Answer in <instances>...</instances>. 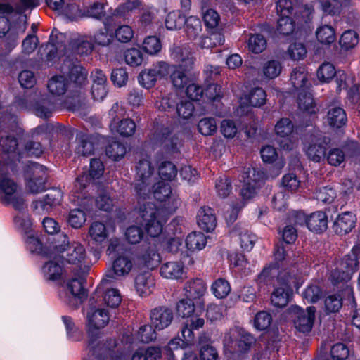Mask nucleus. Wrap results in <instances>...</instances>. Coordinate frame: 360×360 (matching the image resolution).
<instances>
[{
    "label": "nucleus",
    "mask_w": 360,
    "mask_h": 360,
    "mask_svg": "<svg viewBox=\"0 0 360 360\" xmlns=\"http://www.w3.org/2000/svg\"><path fill=\"white\" fill-rule=\"evenodd\" d=\"M135 288L140 296H148L153 292L155 279L149 273L139 274L135 278Z\"/></svg>",
    "instance_id": "c85d7f7f"
},
{
    "label": "nucleus",
    "mask_w": 360,
    "mask_h": 360,
    "mask_svg": "<svg viewBox=\"0 0 360 360\" xmlns=\"http://www.w3.org/2000/svg\"><path fill=\"white\" fill-rule=\"evenodd\" d=\"M327 122L332 127H342L347 122V116L345 110L339 106H330L327 113Z\"/></svg>",
    "instance_id": "f704fd0d"
},
{
    "label": "nucleus",
    "mask_w": 360,
    "mask_h": 360,
    "mask_svg": "<svg viewBox=\"0 0 360 360\" xmlns=\"http://www.w3.org/2000/svg\"><path fill=\"white\" fill-rule=\"evenodd\" d=\"M70 46L72 50L81 56H87L94 49L91 36L79 37L74 39Z\"/></svg>",
    "instance_id": "c9c22d12"
},
{
    "label": "nucleus",
    "mask_w": 360,
    "mask_h": 360,
    "mask_svg": "<svg viewBox=\"0 0 360 360\" xmlns=\"http://www.w3.org/2000/svg\"><path fill=\"white\" fill-rule=\"evenodd\" d=\"M290 83L295 89H302L308 85V72L304 67L293 69L290 76Z\"/></svg>",
    "instance_id": "58836bf2"
},
{
    "label": "nucleus",
    "mask_w": 360,
    "mask_h": 360,
    "mask_svg": "<svg viewBox=\"0 0 360 360\" xmlns=\"http://www.w3.org/2000/svg\"><path fill=\"white\" fill-rule=\"evenodd\" d=\"M247 46L250 51L254 53H259L266 48V40L261 34H250L248 41Z\"/></svg>",
    "instance_id": "49530a36"
},
{
    "label": "nucleus",
    "mask_w": 360,
    "mask_h": 360,
    "mask_svg": "<svg viewBox=\"0 0 360 360\" xmlns=\"http://www.w3.org/2000/svg\"><path fill=\"white\" fill-rule=\"evenodd\" d=\"M160 255L155 246L150 245L143 248L134 258V266L139 269H153L160 264Z\"/></svg>",
    "instance_id": "2eb2a0df"
},
{
    "label": "nucleus",
    "mask_w": 360,
    "mask_h": 360,
    "mask_svg": "<svg viewBox=\"0 0 360 360\" xmlns=\"http://www.w3.org/2000/svg\"><path fill=\"white\" fill-rule=\"evenodd\" d=\"M127 152L126 146L121 142L111 140L108 142L105 153L113 160H119L122 158Z\"/></svg>",
    "instance_id": "a18cd8bd"
},
{
    "label": "nucleus",
    "mask_w": 360,
    "mask_h": 360,
    "mask_svg": "<svg viewBox=\"0 0 360 360\" xmlns=\"http://www.w3.org/2000/svg\"><path fill=\"white\" fill-rule=\"evenodd\" d=\"M170 57L174 61L182 64L183 67L192 68L195 62L191 51L186 47H174L170 51Z\"/></svg>",
    "instance_id": "c756f323"
},
{
    "label": "nucleus",
    "mask_w": 360,
    "mask_h": 360,
    "mask_svg": "<svg viewBox=\"0 0 360 360\" xmlns=\"http://www.w3.org/2000/svg\"><path fill=\"white\" fill-rule=\"evenodd\" d=\"M155 179L154 167L148 157L139 160L136 166L134 189L139 198L148 196L151 191V185Z\"/></svg>",
    "instance_id": "0eeeda50"
},
{
    "label": "nucleus",
    "mask_w": 360,
    "mask_h": 360,
    "mask_svg": "<svg viewBox=\"0 0 360 360\" xmlns=\"http://www.w3.org/2000/svg\"><path fill=\"white\" fill-rule=\"evenodd\" d=\"M198 226L207 232L213 231L217 226V219L214 210L210 207H202L197 213Z\"/></svg>",
    "instance_id": "a878e982"
},
{
    "label": "nucleus",
    "mask_w": 360,
    "mask_h": 360,
    "mask_svg": "<svg viewBox=\"0 0 360 360\" xmlns=\"http://www.w3.org/2000/svg\"><path fill=\"white\" fill-rule=\"evenodd\" d=\"M143 236V229L136 225L129 226L124 232L127 241L131 245L139 243L142 240Z\"/></svg>",
    "instance_id": "680f3d73"
},
{
    "label": "nucleus",
    "mask_w": 360,
    "mask_h": 360,
    "mask_svg": "<svg viewBox=\"0 0 360 360\" xmlns=\"http://www.w3.org/2000/svg\"><path fill=\"white\" fill-rule=\"evenodd\" d=\"M317 77L321 82H329L336 75L334 65L330 63L321 64L316 72Z\"/></svg>",
    "instance_id": "4d7b16f0"
},
{
    "label": "nucleus",
    "mask_w": 360,
    "mask_h": 360,
    "mask_svg": "<svg viewBox=\"0 0 360 360\" xmlns=\"http://www.w3.org/2000/svg\"><path fill=\"white\" fill-rule=\"evenodd\" d=\"M61 243L54 246V250L50 253V257L61 258L65 263L74 265L79 270L87 269L88 254L83 244L77 241L70 243L65 235L60 236Z\"/></svg>",
    "instance_id": "39448f33"
},
{
    "label": "nucleus",
    "mask_w": 360,
    "mask_h": 360,
    "mask_svg": "<svg viewBox=\"0 0 360 360\" xmlns=\"http://www.w3.org/2000/svg\"><path fill=\"white\" fill-rule=\"evenodd\" d=\"M192 68L183 67L182 64L172 65L169 79L176 89H183L190 82L189 72Z\"/></svg>",
    "instance_id": "aec40b11"
},
{
    "label": "nucleus",
    "mask_w": 360,
    "mask_h": 360,
    "mask_svg": "<svg viewBox=\"0 0 360 360\" xmlns=\"http://www.w3.org/2000/svg\"><path fill=\"white\" fill-rule=\"evenodd\" d=\"M142 48L146 53L150 55H155L160 51L162 45L158 37L149 36L143 40Z\"/></svg>",
    "instance_id": "774afa93"
},
{
    "label": "nucleus",
    "mask_w": 360,
    "mask_h": 360,
    "mask_svg": "<svg viewBox=\"0 0 360 360\" xmlns=\"http://www.w3.org/2000/svg\"><path fill=\"white\" fill-rule=\"evenodd\" d=\"M360 259V243L355 245L349 254L340 262L338 267L330 274V281L335 286L345 285L352 278V274L359 269Z\"/></svg>",
    "instance_id": "423d86ee"
},
{
    "label": "nucleus",
    "mask_w": 360,
    "mask_h": 360,
    "mask_svg": "<svg viewBox=\"0 0 360 360\" xmlns=\"http://www.w3.org/2000/svg\"><path fill=\"white\" fill-rule=\"evenodd\" d=\"M115 231V228L99 221H93L88 229V237L93 244L101 245Z\"/></svg>",
    "instance_id": "a211bd4d"
},
{
    "label": "nucleus",
    "mask_w": 360,
    "mask_h": 360,
    "mask_svg": "<svg viewBox=\"0 0 360 360\" xmlns=\"http://www.w3.org/2000/svg\"><path fill=\"white\" fill-rule=\"evenodd\" d=\"M134 266V262L129 257L120 255L114 260L112 269L117 276H125L130 273Z\"/></svg>",
    "instance_id": "e433bc0d"
},
{
    "label": "nucleus",
    "mask_w": 360,
    "mask_h": 360,
    "mask_svg": "<svg viewBox=\"0 0 360 360\" xmlns=\"http://www.w3.org/2000/svg\"><path fill=\"white\" fill-rule=\"evenodd\" d=\"M198 129L202 135L211 136L217 131V122L212 117H205L199 121Z\"/></svg>",
    "instance_id": "0e129e2a"
},
{
    "label": "nucleus",
    "mask_w": 360,
    "mask_h": 360,
    "mask_svg": "<svg viewBox=\"0 0 360 360\" xmlns=\"http://www.w3.org/2000/svg\"><path fill=\"white\" fill-rule=\"evenodd\" d=\"M350 0H321L323 11L328 14H338L342 8L350 5Z\"/></svg>",
    "instance_id": "37998d69"
},
{
    "label": "nucleus",
    "mask_w": 360,
    "mask_h": 360,
    "mask_svg": "<svg viewBox=\"0 0 360 360\" xmlns=\"http://www.w3.org/2000/svg\"><path fill=\"white\" fill-rule=\"evenodd\" d=\"M70 84L64 76H54L50 79L47 87L49 93L54 96H63L70 88Z\"/></svg>",
    "instance_id": "7c9ffc66"
},
{
    "label": "nucleus",
    "mask_w": 360,
    "mask_h": 360,
    "mask_svg": "<svg viewBox=\"0 0 360 360\" xmlns=\"http://www.w3.org/2000/svg\"><path fill=\"white\" fill-rule=\"evenodd\" d=\"M160 272L165 278L179 279L184 275V268L181 262H168L161 266Z\"/></svg>",
    "instance_id": "2f4dec72"
},
{
    "label": "nucleus",
    "mask_w": 360,
    "mask_h": 360,
    "mask_svg": "<svg viewBox=\"0 0 360 360\" xmlns=\"http://www.w3.org/2000/svg\"><path fill=\"white\" fill-rule=\"evenodd\" d=\"M185 30L188 37L191 39H195L202 31V24L199 18L195 16H190L184 20Z\"/></svg>",
    "instance_id": "09e8293b"
},
{
    "label": "nucleus",
    "mask_w": 360,
    "mask_h": 360,
    "mask_svg": "<svg viewBox=\"0 0 360 360\" xmlns=\"http://www.w3.org/2000/svg\"><path fill=\"white\" fill-rule=\"evenodd\" d=\"M356 223L355 215L351 212H345L339 214L334 221L333 228L339 235L347 234L354 227Z\"/></svg>",
    "instance_id": "bb28decb"
},
{
    "label": "nucleus",
    "mask_w": 360,
    "mask_h": 360,
    "mask_svg": "<svg viewBox=\"0 0 360 360\" xmlns=\"http://www.w3.org/2000/svg\"><path fill=\"white\" fill-rule=\"evenodd\" d=\"M184 290L186 297L201 300L207 293V285L201 278H193L185 283Z\"/></svg>",
    "instance_id": "b1692460"
},
{
    "label": "nucleus",
    "mask_w": 360,
    "mask_h": 360,
    "mask_svg": "<svg viewBox=\"0 0 360 360\" xmlns=\"http://www.w3.org/2000/svg\"><path fill=\"white\" fill-rule=\"evenodd\" d=\"M185 16L180 11H174L168 13L165 19V26L169 30H175L182 27Z\"/></svg>",
    "instance_id": "5fc2aeb1"
},
{
    "label": "nucleus",
    "mask_w": 360,
    "mask_h": 360,
    "mask_svg": "<svg viewBox=\"0 0 360 360\" xmlns=\"http://www.w3.org/2000/svg\"><path fill=\"white\" fill-rule=\"evenodd\" d=\"M150 324L157 330H162L167 328L174 319L173 311L165 307H159L153 309L150 314Z\"/></svg>",
    "instance_id": "f3484780"
},
{
    "label": "nucleus",
    "mask_w": 360,
    "mask_h": 360,
    "mask_svg": "<svg viewBox=\"0 0 360 360\" xmlns=\"http://www.w3.org/2000/svg\"><path fill=\"white\" fill-rule=\"evenodd\" d=\"M63 198V193L59 188H54L49 191L42 200H36L33 203L34 208L39 214L49 212L54 207L60 205Z\"/></svg>",
    "instance_id": "dca6fc26"
},
{
    "label": "nucleus",
    "mask_w": 360,
    "mask_h": 360,
    "mask_svg": "<svg viewBox=\"0 0 360 360\" xmlns=\"http://www.w3.org/2000/svg\"><path fill=\"white\" fill-rule=\"evenodd\" d=\"M110 321L109 311L96 306L90 307L86 314V327L88 334L87 349L93 353H105L115 346L112 340H105L101 329Z\"/></svg>",
    "instance_id": "7ed1b4c3"
},
{
    "label": "nucleus",
    "mask_w": 360,
    "mask_h": 360,
    "mask_svg": "<svg viewBox=\"0 0 360 360\" xmlns=\"http://www.w3.org/2000/svg\"><path fill=\"white\" fill-rule=\"evenodd\" d=\"M180 205L178 195L172 192L170 186L160 181L151 186L148 196L139 198L136 219L143 225L148 235L158 237L162 231L168 215L175 212Z\"/></svg>",
    "instance_id": "f257e3e1"
},
{
    "label": "nucleus",
    "mask_w": 360,
    "mask_h": 360,
    "mask_svg": "<svg viewBox=\"0 0 360 360\" xmlns=\"http://www.w3.org/2000/svg\"><path fill=\"white\" fill-rule=\"evenodd\" d=\"M232 234L234 237L237 238L241 248L245 250L249 251L252 250L257 240V236L247 227L241 224H237L234 227Z\"/></svg>",
    "instance_id": "393cba45"
},
{
    "label": "nucleus",
    "mask_w": 360,
    "mask_h": 360,
    "mask_svg": "<svg viewBox=\"0 0 360 360\" xmlns=\"http://www.w3.org/2000/svg\"><path fill=\"white\" fill-rule=\"evenodd\" d=\"M141 6V2L139 0H134L121 4L112 12V16L126 19L130 13Z\"/></svg>",
    "instance_id": "de8ad7c7"
},
{
    "label": "nucleus",
    "mask_w": 360,
    "mask_h": 360,
    "mask_svg": "<svg viewBox=\"0 0 360 360\" xmlns=\"http://www.w3.org/2000/svg\"><path fill=\"white\" fill-rule=\"evenodd\" d=\"M294 269H281L277 265H272L264 269L260 278L271 281L274 290L271 293V302L278 308L285 307L290 300L291 285L297 287V278Z\"/></svg>",
    "instance_id": "f03ea898"
},
{
    "label": "nucleus",
    "mask_w": 360,
    "mask_h": 360,
    "mask_svg": "<svg viewBox=\"0 0 360 360\" xmlns=\"http://www.w3.org/2000/svg\"><path fill=\"white\" fill-rule=\"evenodd\" d=\"M155 330L151 324L143 325L137 331L136 334V338L142 342H150L156 339Z\"/></svg>",
    "instance_id": "338daca9"
},
{
    "label": "nucleus",
    "mask_w": 360,
    "mask_h": 360,
    "mask_svg": "<svg viewBox=\"0 0 360 360\" xmlns=\"http://www.w3.org/2000/svg\"><path fill=\"white\" fill-rule=\"evenodd\" d=\"M295 29V23L289 16H281L278 20L276 30L282 35H289Z\"/></svg>",
    "instance_id": "69168bd1"
},
{
    "label": "nucleus",
    "mask_w": 360,
    "mask_h": 360,
    "mask_svg": "<svg viewBox=\"0 0 360 360\" xmlns=\"http://www.w3.org/2000/svg\"><path fill=\"white\" fill-rule=\"evenodd\" d=\"M292 217L295 224H302L304 221H306L309 229L316 233L325 231L328 226L327 216L323 212L319 211L312 213L307 220H305L304 214L302 212H295Z\"/></svg>",
    "instance_id": "ddd939ff"
},
{
    "label": "nucleus",
    "mask_w": 360,
    "mask_h": 360,
    "mask_svg": "<svg viewBox=\"0 0 360 360\" xmlns=\"http://www.w3.org/2000/svg\"><path fill=\"white\" fill-rule=\"evenodd\" d=\"M316 34L318 41L323 44H330L336 39L335 30L329 25L319 27Z\"/></svg>",
    "instance_id": "603ef678"
},
{
    "label": "nucleus",
    "mask_w": 360,
    "mask_h": 360,
    "mask_svg": "<svg viewBox=\"0 0 360 360\" xmlns=\"http://www.w3.org/2000/svg\"><path fill=\"white\" fill-rule=\"evenodd\" d=\"M316 309L309 307L306 311L297 308V317L295 321V328L302 333H309L314 325Z\"/></svg>",
    "instance_id": "4be33fe9"
},
{
    "label": "nucleus",
    "mask_w": 360,
    "mask_h": 360,
    "mask_svg": "<svg viewBox=\"0 0 360 360\" xmlns=\"http://www.w3.org/2000/svg\"><path fill=\"white\" fill-rule=\"evenodd\" d=\"M104 167L98 159H94L90 162L89 174H83L77 178L73 188L70 193L71 200L86 210L90 209L93 200L90 198L88 191L91 179H98L103 174Z\"/></svg>",
    "instance_id": "20e7f679"
},
{
    "label": "nucleus",
    "mask_w": 360,
    "mask_h": 360,
    "mask_svg": "<svg viewBox=\"0 0 360 360\" xmlns=\"http://www.w3.org/2000/svg\"><path fill=\"white\" fill-rule=\"evenodd\" d=\"M38 5V0H20L15 6L8 3H0V14L7 16L20 14L27 10L33 9Z\"/></svg>",
    "instance_id": "5701e85b"
},
{
    "label": "nucleus",
    "mask_w": 360,
    "mask_h": 360,
    "mask_svg": "<svg viewBox=\"0 0 360 360\" xmlns=\"http://www.w3.org/2000/svg\"><path fill=\"white\" fill-rule=\"evenodd\" d=\"M330 141V139L326 136H320L312 140L306 152L309 158L316 162H320L326 155V150Z\"/></svg>",
    "instance_id": "412c9836"
},
{
    "label": "nucleus",
    "mask_w": 360,
    "mask_h": 360,
    "mask_svg": "<svg viewBox=\"0 0 360 360\" xmlns=\"http://www.w3.org/2000/svg\"><path fill=\"white\" fill-rule=\"evenodd\" d=\"M307 53V51L305 46L300 42L291 44L287 50L288 56L293 60H303L305 58Z\"/></svg>",
    "instance_id": "e2e57ef3"
},
{
    "label": "nucleus",
    "mask_w": 360,
    "mask_h": 360,
    "mask_svg": "<svg viewBox=\"0 0 360 360\" xmlns=\"http://www.w3.org/2000/svg\"><path fill=\"white\" fill-rule=\"evenodd\" d=\"M55 109V105L46 97L39 101L35 105V113L40 117H48Z\"/></svg>",
    "instance_id": "13d9d810"
},
{
    "label": "nucleus",
    "mask_w": 360,
    "mask_h": 360,
    "mask_svg": "<svg viewBox=\"0 0 360 360\" xmlns=\"http://www.w3.org/2000/svg\"><path fill=\"white\" fill-rule=\"evenodd\" d=\"M41 274L46 281L55 282L61 278L63 269L56 262L50 260L41 267Z\"/></svg>",
    "instance_id": "72a5a7b5"
},
{
    "label": "nucleus",
    "mask_w": 360,
    "mask_h": 360,
    "mask_svg": "<svg viewBox=\"0 0 360 360\" xmlns=\"http://www.w3.org/2000/svg\"><path fill=\"white\" fill-rule=\"evenodd\" d=\"M178 100V95L175 92H171L158 98L155 103V107L160 110L166 111L173 108Z\"/></svg>",
    "instance_id": "6e6d98bb"
},
{
    "label": "nucleus",
    "mask_w": 360,
    "mask_h": 360,
    "mask_svg": "<svg viewBox=\"0 0 360 360\" xmlns=\"http://www.w3.org/2000/svg\"><path fill=\"white\" fill-rule=\"evenodd\" d=\"M266 94L264 90L260 87L252 89L248 94L240 98V106L250 105L260 107L266 103Z\"/></svg>",
    "instance_id": "cd10ccee"
},
{
    "label": "nucleus",
    "mask_w": 360,
    "mask_h": 360,
    "mask_svg": "<svg viewBox=\"0 0 360 360\" xmlns=\"http://www.w3.org/2000/svg\"><path fill=\"white\" fill-rule=\"evenodd\" d=\"M0 200L4 205H12L15 210H22L25 206L20 187L7 175L0 179Z\"/></svg>",
    "instance_id": "6e6552de"
},
{
    "label": "nucleus",
    "mask_w": 360,
    "mask_h": 360,
    "mask_svg": "<svg viewBox=\"0 0 360 360\" xmlns=\"http://www.w3.org/2000/svg\"><path fill=\"white\" fill-rule=\"evenodd\" d=\"M160 142L161 146L169 152H175L178 146L182 145L179 137L167 129H165L162 133Z\"/></svg>",
    "instance_id": "a19ab883"
},
{
    "label": "nucleus",
    "mask_w": 360,
    "mask_h": 360,
    "mask_svg": "<svg viewBox=\"0 0 360 360\" xmlns=\"http://www.w3.org/2000/svg\"><path fill=\"white\" fill-rule=\"evenodd\" d=\"M60 299L66 304L76 307L86 296L80 277L68 278L58 293Z\"/></svg>",
    "instance_id": "1a4fd4ad"
},
{
    "label": "nucleus",
    "mask_w": 360,
    "mask_h": 360,
    "mask_svg": "<svg viewBox=\"0 0 360 360\" xmlns=\"http://www.w3.org/2000/svg\"><path fill=\"white\" fill-rule=\"evenodd\" d=\"M294 128L292 122L286 117L281 118L275 124L276 135L283 139L279 144L283 150H292L297 143V139L293 135Z\"/></svg>",
    "instance_id": "f8f14e48"
},
{
    "label": "nucleus",
    "mask_w": 360,
    "mask_h": 360,
    "mask_svg": "<svg viewBox=\"0 0 360 360\" xmlns=\"http://www.w3.org/2000/svg\"><path fill=\"white\" fill-rule=\"evenodd\" d=\"M17 139L11 134L1 136L0 148L5 153L9 154L13 158L18 160L22 157L21 152L18 151Z\"/></svg>",
    "instance_id": "473e14b6"
},
{
    "label": "nucleus",
    "mask_w": 360,
    "mask_h": 360,
    "mask_svg": "<svg viewBox=\"0 0 360 360\" xmlns=\"http://www.w3.org/2000/svg\"><path fill=\"white\" fill-rule=\"evenodd\" d=\"M298 106L300 110L307 114H315L318 111L316 105L310 93L301 91L298 96Z\"/></svg>",
    "instance_id": "ea45409f"
},
{
    "label": "nucleus",
    "mask_w": 360,
    "mask_h": 360,
    "mask_svg": "<svg viewBox=\"0 0 360 360\" xmlns=\"http://www.w3.org/2000/svg\"><path fill=\"white\" fill-rule=\"evenodd\" d=\"M26 206L14 217V224L17 229L20 230L25 234L31 232L32 221L27 212H25Z\"/></svg>",
    "instance_id": "8fccbe9b"
},
{
    "label": "nucleus",
    "mask_w": 360,
    "mask_h": 360,
    "mask_svg": "<svg viewBox=\"0 0 360 360\" xmlns=\"http://www.w3.org/2000/svg\"><path fill=\"white\" fill-rule=\"evenodd\" d=\"M112 131H115L122 136H131L136 130V124L131 119H123L119 122L113 120L110 124Z\"/></svg>",
    "instance_id": "4c0bfd02"
},
{
    "label": "nucleus",
    "mask_w": 360,
    "mask_h": 360,
    "mask_svg": "<svg viewBox=\"0 0 360 360\" xmlns=\"http://www.w3.org/2000/svg\"><path fill=\"white\" fill-rule=\"evenodd\" d=\"M265 175L259 169L249 166L244 168L241 181L243 182L240 195L244 200L253 198L263 183Z\"/></svg>",
    "instance_id": "9d476101"
},
{
    "label": "nucleus",
    "mask_w": 360,
    "mask_h": 360,
    "mask_svg": "<svg viewBox=\"0 0 360 360\" xmlns=\"http://www.w3.org/2000/svg\"><path fill=\"white\" fill-rule=\"evenodd\" d=\"M177 168L174 163L165 161L159 166L158 174L160 179L165 181L174 180L177 175Z\"/></svg>",
    "instance_id": "3c124183"
},
{
    "label": "nucleus",
    "mask_w": 360,
    "mask_h": 360,
    "mask_svg": "<svg viewBox=\"0 0 360 360\" xmlns=\"http://www.w3.org/2000/svg\"><path fill=\"white\" fill-rule=\"evenodd\" d=\"M235 340L242 351L248 350L255 342L253 336L248 333L241 332L237 328L232 329L226 334L224 340V345L229 347Z\"/></svg>",
    "instance_id": "6ab92c4d"
},
{
    "label": "nucleus",
    "mask_w": 360,
    "mask_h": 360,
    "mask_svg": "<svg viewBox=\"0 0 360 360\" xmlns=\"http://www.w3.org/2000/svg\"><path fill=\"white\" fill-rule=\"evenodd\" d=\"M211 291L217 298L223 299L229 294L231 286L226 280L218 278L212 284Z\"/></svg>",
    "instance_id": "864d4df0"
},
{
    "label": "nucleus",
    "mask_w": 360,
    "mask_h": 360,
    "mask_svg": "<svg viewBox=\"0 0 360 360\" xmlns=\"http://www.w3.org/2000/svg\"><path fill=\"white\" fill-rule=\"evenodd\" d=\"M78 144L76 151L79 155L86 156L93 153L94 147L90 140V137L85 134H81L78 138Z\"/></svg>",
    "instance_id": "052dcab7"
},
{
    "label": "nucleus",
    "mask_w": 360,
    "mask_h": 360,
    "mask_svg": "<svg viewBox=\"0 0 360 360\" xmlns=\"http://www.w3.org/2000/svg\"><path fill=\"white\" fill-rule=\"evenodd\" d=\"M61 68L64 73L68 74L76 88L86 84L88 72L77 60H65Z\"/></svg>",
    "instance_id": "4468645a"
},
{
    "label": "nucleus",
    "mask_w": 360,
    "mask_h": 360,
    "mask_svg": "<svg viewBox=\"0 0 360 360\" xmlns=\"http://www.w3.org/2000/svg\"><path fill=\"white\" fill-rule=\"evenodd\" d=\"M281 64L277 60H269L262 68V73L265 79H272L277 77L281 72Z\"/></svg>",
    "instance_id": "bf43d9fd"
},
{
    "label": "nucleus",
    "mask_w": 360,
    "mask_h": 360,
    "mask_svg": "<svg viewBox=\"0 0 360 360\" xmlns=\"http://www.w3.org/2000/svg\"><path fill=\"white\" fill-rule=\"evenodd\" d=\"M25 30V27L18 29L13 27L8 33H6L2 39L1 45L5 47L7 53L11 52L18 44V36L22 34Z\"/></svg>",
    "instance_id": "79ce46f5"
},
{
    "label": "nucleus",
    "mask_w": 360,
    "mask_h": 360,
    "mask_svg": "<svg viewBox=\"0 0 360 360\" xmlns=\"http://www.w3.org/2000/svg\"><path fill=\"white\" fill-rule=\"evenodd\" d=\"M26 187L30 192L37 193L45 190L46 167L37 162H31L25 171Z\"/></svg>",
    "instance_id": "9b49d317"
},
{
    "label": "nucleus",
    "mask_w": 360,
    "mask_h": 360,
    "mask_svg": "<svg viewBox=\"0 0 360 360\" xmlns=\"http://www.w3.org/2000/svg\"><path fill=\"white\" fill-rule=\"evenodd\" d=\"M207 243L205 236L201 232L193 231L188 234L186 239V245L190 250H200Z\"/></svg>",
    "instance_id": "c03bdc74"
}]
</instances>
